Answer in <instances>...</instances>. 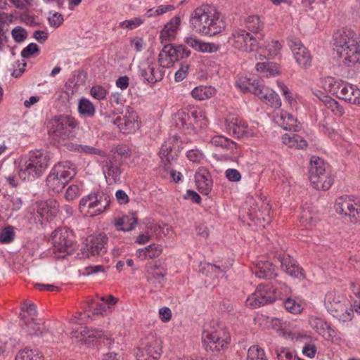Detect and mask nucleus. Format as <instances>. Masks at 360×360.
Returning <instances> with one entry per match:
<instances>
[{
  "label": "nucleus",
  "instance_id": "obj_1",
  "mask_svg": "<svg viewBox=\"0 0 360 360\" xmlns=\"http://www.w3.org/2000/svg\"><path fill=\"white\" fill-rule=\"evenodd\" d=\"M191 28L202 35L214 36L221 32L225 22L220 18V13L215 7L203 5L196 8L191 14L189 19Z\"/></svg>",
  "mask_w": 360,
  "mask_h": 360
},
{
  "label": "nucleus",
  "instance_id": "obj_2",
  "mask_svg": "<svg viewBox=\"0 0 360 360\" xmlns=\"http://www.w3.org/2000/svg\"><path fill=\"white\" fill-rule=\"evenodd\" d=\"M337 53L346 66H352L360 60V43L357 34L351 29L338 31L333 35Z\"/></svg>",
  "mask_w": 360,
  "mask_h": 360
},
{
  "label": "nucleus",
  "instance_id": "obj_3",
  "mask_svg": "<svg viewBox=\"0 0 360 360\" xmlns=\"http://www.w3.org/2000/svg\"><path fill=\"white\" fill-rule=\"evenodd\" d=\"M49 165V158L40 150L30 151L15 167L19 178L22 181H33L41 176Z\"/></svg>",
  "mask_w": 360,
  "mask_h": 360
},
{
  "label": "nucleus",
  "instance_id": "obj_4",
  "mask_svg": "<svg viewBox=\"0 0 360 360\" xmlns=\"http://www.w3.org/2000/svg\"><path fill=\"white\" fill-rule=\"evenodd\" d=\"M322 85L326 91L338 98L350 104L360 105V89L356 85L333 77H325Z\"/></svg>",
  "mask_w": 360,
  "mask_h": 360
},
{
  "label": "nucleus",
  "instance_id": "obj_5",
  "mask_svg": "<svg viewBox=\"0 0 360 360\" xmlns=\"http://www.w3.org/2000/svg\"><path fill=\"white\" fill-rule=\"evenodd\" d=\"M77 125V120L72 116L65 115L55 116L49 122V134L53 141L60 143L73 136Z\"/></svg>",
  "mask_w": 360,
  "mask_h": 360
},
{
  "label": "nucleus",
  "instance_id": "obj_6",
  "mask_svg": "<svg viewBox=\"0 0 360 360\" xmlns=\"http://www.w3.org/2000/svg\"><path fill=\"white\" fill-rule=\"evenodd\" d=\"M179 152L180 146L179 144V138L176 136L165 141L159 152V156L165 166V169L170 170V176L176 183L180 181L182 175L180 172L172 169L171 167L172 163L176 161Z\"/></svg>",
  "mask_w": 360,
  "mask_h": 360
},
{
  "label": "nucleus",
  "instance_id": "obj_7",
  "mask_svg": "<svg viewBox=\"0 0 360 360\" xmlns=\"http://www.w3.org/2000/svg\"><path fill=\"white\" fill-rule=\"evenodd\" d=\"M21 318L25 330L30 335H40L47 331V328L42 320L36 319L37 311L32 302H24L21 304Z\"/></svg>",
  "mask_w": 360,
  "mask_h": 360
},
{
  "label": "nucleus",
  "instance_id": "obj_8",
  "mask_svg": "<svg viewBox=\"0 0 360 360\" xmlns=\"http://www.w3.org/2000/svg\"><path fill=\"white\" fill-rule=\"evenodd\" d=\"M202 339L206 351L219 352L228 347L231 338L224 328H219L212 331L205 330Z\"/></svg>",
  "mask_w": 360,
  "mask_h": 360
},
{
  "label": "nucleus",
  "instance_id": "obj_9",
  "mask_svg": "<svg viewBox=\"0 0 360 360\" xmlns=\"http://www.w3.org/2000/svg\"><path fill=\"white\" fill-rule=\"evenodd\" d=\"M51 237L53 252L56 255L58 253V257H65L66 255L71 252L73 234L69 229L66 227L58 228L53 232Z\"/></svg>",
  "mask_w": 360,
  "mask_h": 360
},
{
  "label": "nucleus",
  "instance_id": "obj_10",
  "mask_svg": "<svg viewBox=\"0 0 360 360\" xmlns=\"http://www.w3.org/2000/svg\"><path fill=\"white\" fill-rule=\"evenodd\" d=\"M281 295L278 288L259 285L246 301L247 305L257 308L274 302Z\"/></svg>",
  "mask_w": 360,
  "mask_h": 360
},
{
  "label": "nucleus",
  "instance_id": "obj_11",
  "mask_svg": "<svg viewBox=\"0 0 360 360\" xmlns=\"http://www.w3.org/2000/svg\"><path fill=\"white\" fill-rule=\"evenodd\" d=\"M162 353V340L153 335H148L136 352L137 360H158Z\"/></svg>",
  "mask_w": 360,
  "mask_h": 360
},
{
  "label": "nucleus",
  "instance_id": "obj_12",
  "mask_svg": "<svg viewBox=\"0 0 360 360\" xmlns=\"http://www.w3.org/2000/svg\"><path fill=\"white\" fill-rule=\"evenodd\" d=\"M191 51L184 45L165 44L158 56V61L162 67L169 68L184 58H188Z\"/></svg>",
  "mask_w": 360,
  "mask_h": 360
},
{
  "label": "nucleus",
  "instance_id": "obj_13",
  "mask_svg": "<svg viewBox=\"0 0 360 360\" xmlns=\"http://www.w3.org/2000/svg\"><path fill=\"white\" fill-rule=\"evenodd\" d=\"M116 110L118 113L124 114L123 117L118 116L113 121V124L117 126L120 132L130 134L139 129L138 115L131 107L126 106L124 109L117 108Z\"/></svg>",
  "mask_w": 360,
  "mask_h": 360
},
{
  "label": "nucleus",
  "instance_id": "obj_14",
  "mask_svg": "<svg viewBox=\"0 0 360 360\" xmlns=\"http://www.w3.org/2000/svg\"><path fill=\"white\" fill-rule=\"evenodd\" d=\"M89 317V312L84 311L77 313L72 319V323L78 326L72 330L71 338L82 344L89 343V339L90 338Z\"/></svg>",
  "mask_w": 360,
  "mask_h": 360
},
{
  "label": "nucleus",
  "instance_id": "obj_15",
  "mask_svg": "<svg viewBox=\"0 0 360 360\" xmlns=\"http://www.w3.org/2000/svg\"><path fill=\"white\" fill-rule=\"evenodd\" d=\"M59 204L53 199H49L44 202H37L34 219L41 224L52 221L58 214Z\"/></svg>",
  "mask_w": 360,
  "mask_h": 360
},
{
  "label": "nucleus",
  "instance_id": "obj_16",
  "mask_svg": "<svg viewBox=\"0 0 360 360\" xmlns=\"http://www.w3.org/2000/svg\"><path fill=\"white\" fill-rule=\"evenodd\" d=\"M359 198L354 195L338 198L335 204V211L340 214L349 217L352 222H356L358 207L356 205V200Z\"/></svg>",
  "mask_w": 360,
  "mask_h": 360
},
{
  "label": "nucleus",
  "instance_id": "obj_17",
  "mask_svg": "<svg viewBox=\"0 0 360 360\" xmlns=\"http://www.w3.org/2000/svg\"><path fill=\"white\" fill-rule=\"evenodd\" d=\"M288 45L293 53L294 58L302 68H309L311 65V56L307 49L298 39H292Z\"/></svg>",
  "mask_w": 360,
  "mask_h": 360
},
{
  "label": "nucleus",
  "instance_id": "obj_18",
  "mask_svg": "<svg viewBox=\"0 0 360 360\" xmlns=\"http://www.w3.org/2000/svg\"><path fill=\"white\" fill-rule=\"evenodd\" d=\"M123 162H121L120 160L108 158V160L104 162V164L101 165L108 184L111 185L120 181V174L122 173L121 166Z\"/></svg>",
  "mask_w": 360,
  "mask_h": 360
},
{
  "label": "nucleus",
  "instance_id": "obj_19",
  "mask_svg": "<svg viewBox=\"0 0 360 360\" xmlns=\"http://www.w3.org/2000/svg\"><path fill=\"white\" fill-rule=\"evenodd\" d=\"M277 262L280 264L282 270L291 277L299 279H304L305 278L304 269L290 256L279 255L277 258Z\"/></svg>",
  "mask_w": 360,
  "mask_h": 360
},
{
  "label": "nucleus",
  "instance_id": "obj_20",
  "mask_svg": "<svg viewBox=\"0 0 360 360\" xmlns=\"http://www.w3.org/2000/svg\"><path fill=\"white\" fill-rule=\"evenodd\" d=\"M117 301L118 300L112 295L101 297L96 302L91 299V312L94 315L107 316L113 311Z\"/></svg>",
  "mask_w": 360,
  "mask_h": 360
},
{
  "label": "nucleus",
  "instance_id": "obj_21",
  "mask_svg": "<svg viewBox=\"0 0 360 360\" xmlns=\"http://www.w3.org/2000/svg\"><path fill=\"white\" fill-rule=\"evenodd\" d=\"M325 163L323 159L313 156L310 161V168L309 170V180L313 186L316 189H320L319 179H325Z\"/></svg>",
  "mask_w": 360,
  "mask_h": 360
},
{
  "label": "nucleus",
  "instance_id": "obj_22",
  "mask_svg": "<svg viewBox=\"0 0 360 360\" xmlns=\"http://www.w3.org/2000/svg\"><path fill=\"white\" fill-rule=\"evenodd\" d=\"M225 124L229 134L235 138L240 139L250 135L248 124L238 117L226 119Z\"/></svg>",
  "mask_w": 360,
  "mask_h": 360
},
{
  "label": "nucleus",
  "instance_id": "obj_23",
  "mask_svg": "<svg viewBox=\"0 0 360 360\" xmlns=\"http://www.w3.org/2000/svg\"><path fill=\"white\" fill-rule=\"evenodd\" d=\"M139 72L148 84H155L162 79L165 71L157 65L150 63L139 66Z\"/></svg>",
  "mask_w": 360,
  "mask_h": 360
},
{
  "label": "nucleus",
  "instance_id": "obj_24",
  "mask_svg": "<svg viewBox=\"0 0 360 360\" xmlns=\"http://www.w3.org/2000/svg\"><path fill=\"white\" fill-rule=\"evenodd\" d=\"M252 272L262 279H272L277 276L276 265L270 261H258L255 264Z\"/></svg>",
  "mask_w": 360,
  "mask_h": 360
},
{
  "label": "nucleus",
  "instance_id": "obj_25",
  "mask_svg": "<svg viewBox=\"0 0 360 360\" xmlns=\"http://www.w3.org/2000/svg\"><path fill=\"white\" fill-rule=\"evenodd\" d=\"M51 171L67 184H68L76 174L75 165L68 160L59 162L54 165Z\"/></svg>",
  "mask_w": 360,
  "mask_h": 360
},
{
  "label": "nucleus",
  "instance_id": "obj_26",
  "mask_svg": "<svg viewBox=\"0 0 360 360\" xmlns=\"http://www.w3.org/2000/svg\"><path fill=\"white\" fill-rule=\"evenodd\" d=\"M236 85L243 91H249L256 96L260 94L263 87L259 78L255 77H240L236 81Z\"/></svg>",
  "mask_w": 360,
  "mask_h": 360
},
{
  "label": "nucleus",
  "instance_id": "obj_27",
  "mask_svg": "<svg viewBox=\"0 0 360 360\" xmlns=\"http://www.w3.org/2000/svg\"><path fill=\"white\" fill-rule=\"evenodd\" d=\"M110 202V197L103 192L95 193L91 196V217L103 213L109 207Z\"/></svg>",
  "mask_w": 360,
  "mask_h": 360
},
{
  "label": "nucleus",
  "instance_id": "obj_28",
  "mask_svg": "<svg viewBox=\"0 0 360 360\" xmlns=\"http://www.w3.org/2000/svg\"><path fill=\"white\" fill-rule=\"evenodd\" d=\"M91 349L97 351L109 349L113 343V340L104 333L103 331L97 329H91Z\"/></svg>",
  "mask_w": 360,
  "mask_h": 360
},
{
  "label": "nucleus",
  "instance_id": "obj_29",
  "mask_svg": "<svg viewBox=\"0 0 360 360\" xmlns=\"http://www.w3.org/2000/svg\"><path fill=\"white\" fill-rule=\"evenodd\" d=\"M180 22V17L179 15H175L165 25L164 28L160 32V39L162 43H165L167 41H170L175 37Z\"/></svg>",
  "mask_w": 360,
  "mask_h": 360
},
{
  "label": "nucleus",
  "instance_id": "obj_30",
  "mask_svg": "<svg viewBox=\"0 0 360 360\" xmlns=\"http://www.w3.org/2000/svg\"><path fill=\"white\" fill-rule=\"evenodd\" d=\"M310 324L313 328H314L318 333L322 335L328 334L327 339H333L335 336V331L331 328V326L321 318H313L310 321Z\"/></svg>",
  "mask_w": 360,
  "mask_h": 360
},
{
  "label": "nucleus",
  "instance_id": "obj_31",
  "mask_svg": "<svg viewBox=\"0 0 360 360\" xmlns=\"http://www.w3.org/2000/svg\"><path fill=\"white\" fill-rule=\"evenodd\" d=\"M257 96L274 108L278 109L281 106V100L278 94L271 89L264 90L262 87L260 94Z\"/></svg>",
  "mask_w": 360,
  "mask_h": 360
},
{
  "label": "nucleus",
  "instance_id": "obj_32",
  "mask_svg": "<svg viewBox=\"0 0 360 360\" xmlns=\"http://www.w3.org/2000/svg\"><path fill=\"white\" fill-rule=\"evenodd\" d=\"M107 237L104 233H98L95 238L91 239V255H102L106 252L105 244Z\"/></svg>",
  "mask_w": 360,
  "mask_h": 360
},
{
  "label": "nucleus",
  "instance_id": "obj_33",
  "mask_svg": "<svg viewBox=\"0 0 360 360\" xmlns=\"http://www.w3.org/2000/svg\"><path fill=\"white\" fill-rule=\"evenodd\" d=\"M282 140L284 144L290 148L304 149L308 146L307 141L297 134H285L283 136Z\"/></svg>",
  "mask_w": 360,
  "mask_h": 360
},
{
  "label": "nucleus",
  "instance_id": "obj_34",
  "mask_svg": "<svg viewBox=\"0 0 360 360\" xmlns=\"http://www.w3.org/2000/svg\"><path fill=\"white\" fill-rule=\"evenodd\" d=\"M320 100L322 101L328 109L331 110L334 115L341 117L345 114L343 106L335 99L323 94V98H320Z\"/></svg>",
  "mask_w": 360,
  "mask_h": 360
},
{
  "label": "nucleus",
  "instance_id": "obj_35",
  "mask_svg": "<svg viewBox=\"0 0 360 360\" xmlns=\"http://www.w3.org/2000/svg\"><path fill=\"white\" fill-rule=\"evenodd\" d=\"M68 184L51 170L46 178V186L49 191L59 193Z\"/></svg>",
  "mask_w": 360,
  "mask_h": 360
},
{
  "label": "nucleus",
  "instance_id": "obj_36",
  "mask_svg": "<svg viewBox=\"0 0 360 360\" xmlns=\"http://www.w3.org/2000/svg\"><path fill=\"white\" fill-rule=\"evenodd\" d=\"M174 122L178 127L184 129H192L194 127V123L190 120L189 110L182 109L179 110L174 115Z\"/></svg>",
  "mask_w": 360,
  "mask_h": 360
},
{
  "label": "nucleus",
  "instance_id": "obj_37",
  "mask_svg": "<svg viewBox=\"0 0 360 360\" xmlns=\"http://www.w3.org/2000/svg\"><path fill=\"white\" fill-rule=\"evenodd\" d=\"M215 93V89L212 86H198L192 90L191 95L195 99L202 101L211 98Z\"/></svg>",
  "mask_w": 360,
  "mask_h": 360
},
{
  "label": "nucleus",
  "instance_id": "obj_38",
  "mask_svg": "<svg viewBox=\"0 0 360 360\" xmlns=\"http://www.w3.org/2000/svg\"><path fill=\"white\" fill-rule=\"evenodd\" d=\"M247 32L244 30H238L234 31L229 38V43L236 49L242 51L244 48Z\"/></svg>",
  "mask_w": 360,
  "mask_h": 360
},
{
  "label": "nucleus",
  "instance_id": "obj_39",
  "mask_svg": "<svg viewBox=\"0 0 360 360\" xmlns=\"http://www.w3.org/2000/svg\"><path fill=\"white\" fill-rule=\"evenodd\" d=\"M256 70L262 73H265L266 77H274L279 75L278 65L273 63H258Z\"/></svg>",
  "mask_w": 360,
  "mask_h": 360
},
{
  "label": "nucleus",
  "instance_id": "obj_40",
  "mask_svg": "<svg viewBox=\"0 0 360 360\" xmlns=\"http://www.w3.org/2000/svg\"><path fill=\"white\" fill-rule=\"evenodd\" d=\"M166 270L157 264L148 267L147 279L149 282L153 283L155 280L162 278L166 275Z\"/></svg>",
  "mask_w": 360,
  "mask_h": 360
},
{
  "label": "nucleus",
  "instance_id": "obj_41",
  "mask_svg": "<svg viewBox=\"0 0 360 360\" xmlns=\"http://www.w3.org/2000/svg\"><path fill=\"white\" fill-rule=\"evenodd\" d=\"M211 143L214 146L224 149L233 150L236 148V143L234 141L221 135L213 136L211 139Z\"/></svg>",
  "mask_w": 360,
  "mask_h": 360
},
{
  "label": "nucleus",
  "instance_id": "obj_42",
  "mask_svg": "<svg viewBox=\"0 0 360 360\" xmlns=\"http://www.w3.org/2000/svg\"><path fill=\"white\" fill-rule=\"evenodd\" d=\"M277 118L280 120L277 122H279L285 129L290 130L296 126V119L292 115L285 111H281L280 115Z\"/></svg>",
  "mask_w": 360,
  "mask_h": 360
},
{
  "label": "nucleus",
  "instance_id": "obj_43",
  "mask_svg": "<svg viewBox=\"0 0 360 360\" xmlns=\"http://www.w3.org/2000/svg\"><path fill=\"white\" fill-rule=\"evenodd\" d=\"M15 360H41V356L36 349L25 348L18 352Z\"/></svg>",
  "mask_w": 360,
  "mask_h": 360
},
{
  "label": "nucleus",
  "instance_id": "obj_44",
  "mask_svg": "<svg viewBox=\"0 0 360 360\" xmlns=\"http://www.w3.org/2000/svg\"><path fill=\"white\" fill-rule=\"evenodd\" d=\"M6 209L12 212H16L21 209L22 206V200L16 195H10L5 197Z\"/></svg>",
  "mask_w": 360,
  "mask_h": 360
},
{
  "label": "nucleus",
  "instance_id": "obj_45",
  "mask_svg": "<svg viewBox=\"0 0 360 360\" xmlns=\"http://www.w3.org/2000/svg\"><path fill=\"white\" fill-rule=\"evenodd\" d=\"M131 155V150L126 145H119L117 146L112 154L110 156V158L113 160H120L121 162H123V159L127 158Z\"/></svg>",
  "mask_w": 360,
  "mask_h": 360
},
{
  "label": "nucleus",
  "instance_id": "obj_46",
  "mask_svg": "<svg viewBox=\"0 0 360 360\" xmlns=\"http://www.w3.org/2000/svg\"><path fill=\"white\" fill-rule=\"evenodd\" d=\"M248 360H268V359L262 348L252 345L248 351Z\"/></svg>",
  "mask_w": 360,
  "mask_h": 360
},
{
  "label": "nucleus",
  "instance_id": "obj_47",
  "mask_svg": "<svg viewBox=\"0 0 360 360\" xmlns=\"http://www.w3.org/2000/svg\"><path fill=\"white\" fill-rule=\"evenodd\" d=\"M15 234L11 226L4 227L0 232V243L8 244L13 241Z\"/></svg>",
  "mask_w": 360,
  "mask_h": 360
},
{
  "label": "nucleus",
  "instance_id": "obj_48",
  "mask_svg": "<svg viewBox=\"0 0 360 360\" xmlns=\"http://www.w3.org/2000/svg\"><path fill=\"white\" fill-rule=\"evenodd\" d=\"M139 250L143 252L144 256L153 259L159 257L162 250L160 245L153 243L143 249H139Z\"/></svg>",
  "mask_w": 360,
  "mask_h": 360
},
{
  "label": "nucleus",
  "instance_id": "obj_49",
  "mask_svg": "<svg viewBox=\"0 0 360 360\" xmlns=\"http://www.w3.org/2000/svg\"><path fill=\"white\" fill-rule=\"evenodd\" d=\"M190 120L194 123V126L198 125L200 123V127L205 126L207 124V120L202 110H189Z\"/></svg>",
  "mask_w": 360,
  "mask_h": 360
},
{
  "label": "nucleus",
  "instance_id": "obj_50",
  "mask_svg": "<svg viewBox=\"0 0 360 360\" xmlns=\"http://www.w3.org/2000/svg\"><path fill=\"white\" fill-rule=\"evenodd\" d=\"M283 306L288 311L295 314H300L303 309L302 306L299 302L291 298H287L283 302Z\"/></svg>",
  "mask_w": 360,
  "mask_h": 360
},
{
  "label": "nucleus",
  "instance_id": "obj_51",
  "mask_svg": "<svg viewBox=\"0 0 360 360\" xmlns=\"http://www.w3.org/2000/svg\"><path fill=\"white\" fill-rule=\"evenodd\" d=\"M124 220V226L119 229L120 231H132L138 222V219L134 214L125 215L123 217Z\"/></svg>",
  "mask_w": 360,
  "mask_h": 360
},
{
  "label": "nucleus",
  "instance_id": "obj_52",
  "mask_svg": "<svg viewBox=\"0 0 360 360\" xmlns=\"http://www.w3.org/2000/svg\"><path fill=\"white\" fill-rule=\"evenodd\" d=\"M278 360H296V355L294 352L288 348L281 347L276 350Z\"/></svg>",
  "mask_w": 360,
  "mask_h": 360
},
{
  "label": "nucleus",
  "instance_id": "obj_53",
  "mask_svg": "<svg viewBox=\"0 0 360 360\" xmlns=\"http://www.w3.org/2000/svg\"><path fill=\"white\" fill-rule=\"evenodd\" d=\"M349 305V302L345 298H342L338 301L337 304L328 307L327 311L334 316L338 312L345 310V307Z\"/></svg>",
  "mask_w": 360,
  "mask_h": 360
},
{
  "label": "nucleus",
  "instance_id": "obj_54",
  "mask_svg": "<svg viewBox=\"0 0 360 360\" xmlns=\"http://www.w3.org/2000/svg\"><path fill=\"white\" fill-rule=\"evenodd\" d=\"M353 315L354 311L351 308V306L349 307L347 306L345 307V310H342L341 312H338L333 317L336 318L341 322L345 323L352 321Z\"/></svg>",
  "mask_w": 360,
  "mask_h": 360
},
{
  "label": "nucleus",
  "instance_id": "obj_55",
  "mask_svg": "<svg viewBox=\"0 0 360 360\" xmlns=\"http://www.w3.org/2000/svg\"><path fill=\"white\" fill-rule=\"evenodd\" d=\"M79 210L83 217H88L90 213V194L84 196L79 202Z\"/></svg>",
  "mask_w": 360,
  "mask_h": 360
},
{
  "label": "nucleus",
  "instance_id": "obj_56",
  "mask_svg": "<svg viewBox=\"0 0 360 360\" xmlns=\"http://www.w3.org/2000/svg\"><path fill=\"white\" fill-rule=\"evenodd\" d=\"M78 111L82 117L90 116V101L87 98H82L79 102Z\"/></svg>",
  "mask_w": 360,
  "mask_h": 360
},
{
  "label": "nucleus",
  "instance_id": "obj_57",
  "mask_svg": "<svg viewBox=\"0 0 360 360\" xmlns=\"http://www.w3.org/2000/svg\"><path fill=\"white\" fill-rule=\"evenodd\" d=\"M143 23V20L141 18H134L120 22V27L122 28H127L129 30H134Z\"/></svg>",
  "mask_w": 360,
  "mask_h": 360
},
{
  "label": "nucleus",
  "instance_id": "obj_58",
  "mask_svg": "<svg viewBox=\"0 0 360 360\" xmlns=\"http://www.w3.org/2000/svg\"><path fill=\"white\" fill-rule=\"evenodd\" d=\"M12 37L16 42L20 43L27 38L26 30L21 27H15L11 32Z\"/></svg>",
  "mask_w": 360,
  "mask_h": 360
},
{
  "label": "nucleus",
  "instance_id": "obj_59",
  "mask_svg": "<svg viewBox=\"0 0 360 360\" xmlns=\"http://www.w3.org/2000/svg\"><path fill=\"white\" fill-rule=\"evenodd\" d=\"M90 255V246L88 243V237H86L77 252V257L79 259H88Z\"/></svg>",
  "mask_w": 360,
  "mask_h": 360
},
{
  "label": "nucleus",
  "instance_id": "obj_60",
  "mask_svg": "<svg viewBox=\"0 0 360 360\" xmlns=\"http://www.w3.org/2000/svg\"><path fill=\"white\" fill-rule=\"evenodd\" d=\"M189 65L187 63H181L180 68L176 72L174 75V79L176 82H181L185 79L188 73Z\"/></svg>",
  "mask_w": 360,
  "mask_h": 360
},
{
  "label": "nucleus",
  "instance_id": "obj_61",
  "mask_svg": "<svg viewBox=\"0 0 360 360\" xmlns=\"http://www.w3.org/2000/svg\"><path fill=\"white\" fill-rule=\"evenodd\" d=\"M342 298L343 297L334 291L328 292L325 297L326 308L328 309V307L337 304L338 301H340Z\"/></svg>",
  "mask_w": 360,
  "mask_h": 360
},
{
  "label": "nucleus",
  "instance_id": "obj_62",
  "mask_svg": "<svg viewBox=\"0 0 360 360\" xmlns=\"http://www.w3.org/2000/svg\"><path fill=\"white\" fill-rule=\"evenodd\" d=\"M195 182L212 181L210 172L205 168H200L195 175Z\"/></svg>",
  "mask_w": 360,
  "mask_h": 360
},
{
  "label": "nucleus",
  "instance_id": "obj_63",
  "mask_svg": "<svg viewBox=\"0 0 360 360\" xmlns=\"http://www.w3.org/2000/svg\"><path fill=\"white\" fill-rule=\"evenodd\" d=\"M48 21L51 27H58L63 23V17L60 13L56 12L48 17Z\"/></svg>",
  "mask_w": 360,
  "mask_h": 360
},
{
  "label": "nucleus",
  "instance_id": "obj_64",
  "mask_svg": "<svg viewBox=\"0 0 360 360\" xmlns=\"http://www.w3.org/2000/svg\"><path fill=\"white\" fill-rule=\"evenodd\" d=\"M39 51V47L35 43H30L25 47L21 51V56L22 58H29L34 53Z\"/></svg>",
  "mask_w": 360,
  "mask_h": 360
}]
</instances>
